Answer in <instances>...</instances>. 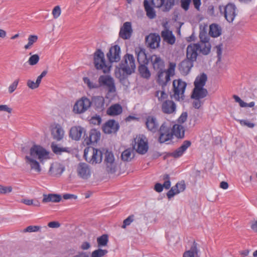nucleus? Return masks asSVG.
Segmentation results:
<instances>
[{"mask_svg":"<svg viewBox=\"0 0 257 257\" xmlns=\"http://www.w3.org/2000/svg\"><path fill=\"white\" fill-rule=\"evenodd\" d=\"M185 188L186 186L184 181L177 183L167 193V196L169 199H170L175 195L184 191Z\"/></svg>","mask_w":257,"mask_h":257,"instance_id":"412c9836","label":"nucleus"},{"mask_svg":"<svg viewBox=\"0 0 257 257\" xmlns=\"http://www.w3.org/2000/svg\"><path fill=\"white\" fill-rule=\"evenodd\" d=\"M134 157L133 150L127 149L125 150L121 154V158L124 162H130Z\"/></svg>","mask_w":257,"mask_h":257,"instance_id":"ea45409f","label":"nucleus"},{"mask_svg":"<svg viewBox=\"0 0 257 257\" xmlns=\"http://www.w3.org/2000/svg\"><path fill=\"white\" fill-rule=\"evenodd\" d=\"M158 131L159 133V142L160 143H166L173 139L172 130L166 122L161 124Z\"/></svg>","mask_w":257,"mask_h":257,"instance_id":"6e6552de","label":"nucleus"},{"mask_svg":"<svg viewBox=\"0 0 257 257\" xmlns=\"http://www.w3.org/2000/svg\"><path fill=\"white\" fill-rule=\"evenodd\" d=\"M207 76L203 73L200 76H198L194 81V88H204V86L207 81Z\"/></svg>","mask_w":257,"mask_h":257,"instance_id":"72a5a7b5","label":"nucleus"},{"mask_svg":"<svg viewBox=\"0 0 257 257\" xmlns=\"http://www.w3.org/2000/svg\"><path fill=\"white\" fill-rule=\"evenodd\" d=\"M122 112V106L118 103L111 105L106 111V113L110 116H115L121 114Z\"/></svg>","mask_w":257,"mask_h":257,"instance_id":"c756f323","label":"nucleus"},{"mask_svg":"<svg viewBox=\"0 0 257 257\" xmlns=\"http://www.w3.org/2000/svg\"><path fill=\"white\" fill-rule=\"evenodd\" d=\"M175 4V0H164L162 8L163 11L168 12L171 9Z\"/></svg>","mask_w":257,"mask_h":257,"instance_id":"49530a36","label":"nucleus"},{"mask_svg":"<svg viewBox=\"0 0 257 257\" xmlns=\"http://www.w3.org/2000/svg\"><path fill=\"white\" fill-rule=\"evenodd\" d=\"M191 144L190 141H185L179 148L171 153V156L175 158L182 156Z\"/></svg>","mask_w":257,"mask_h":257,"instance_id":"a878e982","label":"nucleus"},{"mask_svg":"<svg viewBox=\"0 0 257 257\" xmlns=\"http://www.w3.org/2000/svg\"><path fill=\"white\" fill-rule=\"evenodd\" d=\"M91 105V100L83 96L78 99L74 105L73 112L76 114H81L87 111Z\"/></svg>","mask_w":257,"mask_h":257,"instance_id":"9d476101","label":"nucleus"},{"mask_svg":"<svg viewBox=\"0 0 257 257\" xmlns=\"http://www.w3.org/2000/svg\"><path fill=\"white\" fill-rule=\"evenodd\" d=\"M40 59V57L38 55L34 54L32 55L28 60V63L30 65H35L38 63Z\"/></svg>","mask_w":257,"mask_h":257,"instance_id":"864d4df0","label":"nucleus"},{"mask_svg":"<svg viewBox=\"0 0 257 257\" xmlns=\"http://www.w3.org/2000/svg\"><path fill=\"white\" fill-rule=\"evenodd\" d=\"M19 82V79H17L15 80L8 87V91L9 93H12L17 89Z\"/></svg>","mask_w":257,"mask_h":257,"instance_id":"6e6d98bb","label":"nucleus"},{"mask_svg":"<svg viewBox=\"0 0 257 257\" xmlns=\"http://www.w3.org/2000/svg\"><path fill=\"white\" fill-rule=\"evenodd\" d=\"M118 123L113 119L106 121L102 126V130L105 134H110L116 133L119 129Z\"/></svg>","mask_w":257,"mask_h":257,"instance_id":"a211bd4d","label":"nucleus"},{"mask_svg":"<svg viewBox=\"0 0 257 257\" xmlns=\"http://www.w3.org/2000/svg\"><path fill=\"white\" fill-rule=\"evenodd\" d=\"M162 179L164 181L163 186L166 189H168L171 186L170 178L168 174H165L162 176Z\"/></svg>","mask_w":257,"mask_h":257,"instance_id":"3c124183","label":"nucleus"},{"mask_svg":"<svg viewBox=\"0 0 257 257\" xmlns=\"http://www.w3.org/2000/svg\"><path fill=\"white\" fill-rule=\"evenodd\" d=\"M104 164L108 173H114L115 172L117 164L114 155L111 152L106 151L104 155Z\"/></svg>","mask_w":257,"mask_h":257,"instance_id":"9b49d317","label":"nucleus"},{"mask_svg":"<svg viewBox=\"0 0 257 257\" xmlns=\"http://www.w3.org/2000/svg\"><path fill=\"white\" fill-rule=\"evenodd\" d=\"M151 63L156 72L165 69V63L163 59L158 55H153L150 58Z\"/></svg>","mask_w":257,"mask_h":257,"instance_id":"f3484780","label":"nucleus"},{"mask_svg":"<svg viewBox=\"0 0 257 257\" xmlns=\"http://www.w3.org/2000/svg\"><path fill=\"white\" fill-rule=\"evenodd\" d=\"M144 5L147 17L151 19L155 18L156 16V12L153 8L150 5L148 0H144Z\"/></svg>","mask_w":257,"mask_h":257,"instance_id":"e433bc0d","label":"nucleus"},{"mask_svg":"<svg viewBox=\"0 0 257 257\" xmlns=\"http://www.w3.org/2000/svg\"><path fill=\"white\" fill-rule=\"evenodd\" d=\"M52 149L53 152L57 154H60L61 152L67 151V148H61L56 145H52Z\"/></svg>","mask_w":257,"mask_h":257,"instance_id":"4d7b16f0","label":"nucleus"},{"mask_svg":"<svg viewBox=\"0 0 257 257\" xmlns=\"http://www.w3.org/2000/svg\"><path fill=\"white\" fill-rule=\"evenodd\" d=\"M85 133L84 128L80 126H74L70 128L69 137L74 140L78 141Z\"/></svg>","mask_w":257,"mask_h":257,"instance_id":"5701e85b","label":"nucleus"},{"mask_svg":"<svg viewBox=\"0 0 257 257\" xmlns=\"http://www.w3.org/2000/svg\"><path fill=\"white\" fill-rule=\"evenodd\" d=\"M120 68L125 74L130 75L136 69L135 60L133 55L125 54L120 64Z\"/></svg>","mask_w":257,"mask_h":257,"instance_id":"39448f33","label":"nucleus"},{"mask_svg":"<svg viewBox=\"0 0 257 257\" xmlns=\"http://www.w3.org/2000/svg\"><path fill=\"white\" fill-rule=\"evenodd\" d=\"M221 14H223L226 21L229 23H232L237 14L236 7L234 5L228 4L225 6H220L219 7Z\"/></svg>","mask_w":257,"mask_h":257,"instance_id":"0eeeda50","label":"nucleus"},{"mask_svg":"<svg viewBox=\"0 0 257 257\" xmlns=\"http://www.w3.org/2000/svg\"><path fill=\"white\" fill-rule=\"evenodd\" d=\"M176 67V64L173 62L169 63V68L167 70H165L168 78H170L175 74V69Z\"/></svg>","mask_w":257,"mask_h":257,"instance_id":"de8ad7c7","label":"nucleus"},{"mask_svg":"<svg viewBox=\"0 0 257 257\" xmlns=\"http://www.w3.org/2000/svg\"><path fill=\"white\" fill-rule=\"evenodd\" d=\"M110 63L116 62L120 59V48L117 45L112 46L106 54Z\"/></svg>","mask_w":257,"mask_h":257,"instance_id":"ddd939ff","label":"nucleus"},{"mask_svg":"<svg viewBox=\"0 0 257 257\" xmlns=\"http://www.w3.org/2000/svg\"><path fill=\"white\" fill-rule=\"evenodd\" d=\"M186 86L187 83L182 79L174 80L173 81L172 97L177 101L183 100L185 97L184 93Z\"/></svg>","mask_w":257,"mask_h":257,"instance_id":"f03ea898","label":"nucleus"},{"mask_svg":"<svg viewBox=\"0 0 257 257\" xmlns=\"http://www.w3.org/2000/svg\"><path fill=\"white\" fill-rule=\"evenodd\" d=\"M101 122V118L99 115H96L91 118L90 122L95 125H99Z\"/></svg>","mask_w":257,"mask_h":257,"instance_id":"e2e57ef3","label":"nucleus"},{"mask_svg":"<svg viewBox=\"0 0 257 257\" xmlns=\"http://www.w3.org/2000/svg\"><path fill=\"white\" fill-rule=\"evenodd\" d=\"M165 69L163 71L157 72V81L162 85H166L170 81V78H168Z\"/></svg>","mask_w":257,"mask_h":257,"instance_id":"c9c22d12","label":"nucleus"},{"mask_svg":"<svg viewBox=\"0 0 257 257\" xmlns=\"http://www.w3.org/2000/svg\"><path fill=\"white\" fill-rule=\"evenodd\" d=\"M139 71L141 76L144 78L149 79L151 76V73L145 65H140L139 67Z\"/></svg>","mask_w":257,"mask_h":257,"instance_id":"a19ab883","label":"nucleus"},{"mask_svg":"<svg viewBox=\"0 0 257 257\" xmlns=\"http://www.w3.org/2000/svg\"><path fill=\"white\" fill-rule=\"evenodd\" d=\"M84 157L88 162L95 165L101 162L102 153L99 150L88 148L84 150Z\"/></svg>","mask_w":257,"mask_h":257,"instance_id":"20e7f679","label":"nucleus"},{"mask_svg":"<svg viewBox=\"0 0 257 257\" xmlns=\"http://www.w3.org/2000/svg\"><path fill=\"white\" fill-rule=\"evenodd\" d=\"M97 242L99 247L106 246L108 242V236L107 234H103L97 238Z\"/></svg>","mask_w":257,"mask_h":257,"instance_id":"c03bdc74","label":"nucleus"},{"mask_svg":"<svg viewBox=\"0 0 257 257\" xmlns=\"http://www.w3.org/2000/svg\"><path fill=\"white\" fill-rule=\"evenodd\" d=\"M237 121L239 122L240 125L242 126H247L249 128H253L255 125L254 123L248 121L247 120L238 119Z\"/></svg>","mask_w":257,"mask_h":257,"instance_id":"680f3d73","label":"nucleus"},{"mask_svg":"<svg viewBox=\"0 0 257 257\" xmlns=\"http://www.w3.org/2000/svg\"><path fill=\"white\" fill-rule=\"evenodd\" d=\"M38 40V37L36 35H30L28 38V43L25 46V49H29L34 43Z\"/></svg>","mask_w":257,"mask_h":257,"instance_id":"8fccbe9b","label":"nucleus"},{"mask_svg":"<svg viewBox=\"0 0 257 257\" xmlns=\"http://www.w3.org/2000/svg\"><path fill=\"white\" fill-rule=\"evenodd\" d=\"M51 133L53 139L57 141L62 140L65 135L63 128L59 123H54L51 125Z\"/></svg>","mask_w":257,"mask_h":257,"instance_id":"2eb2a0df","label":"nucleus"},{"mask_svg":"<svg viewBox=\"0 0 257 257\" xmlns=\"http://www.w3.org/2000/svg\"><path fill=\"white\" fill-rule=\"evenodd\" d=\"M27 84V86L32 89L38 88L40 85V83H38L37 81L35 82L31 80H28Z\"/></svg>","mask_w":257,"mask_h":257,"instance_id":"69168bd1","label":"nucleus"},{"mask_svg":"<svg viewBox=\"0 0 257 257\" xmlns=\"http://www.w3.org/2000/svg\"><path fill=\"white\" fill-rule=\"evenodd\" d=\"M199 251L198 244L194 241L189 249L184 252L183 257H199Z\"/></svg>","mask_w":257,"mask_h":257,"instance_id":"cd10ccee","label":"nucleus"},{"mask_svg":"<svg viewBox=\"0 0 257 257\" xmlns=\"http://www.w3.org/2000/svg\"><path fill=\"white\" fill-rule=\"evenodd\" d=\"M133 149L140 154H145L148 150V143L147 138L143 135L137 136L134 139Z\"/></svg>","mask_w":257,"mask_h":257,"instance_id":"423d86ee","label":"nucleus"},{"mask_svg":"<svg viewBox=\"0 0 257 257\" xmlns=\"http://www.w3.org/2000/svg\"><path fill=\"white\" fill-rule=\"evenodd\" d=\"M100 138V132L95 129H93L89 132V137L85 139V142L87 145H90L97 143Z\"/></svg>","mask_w":257,"mask_h":257,"instance_id":"bb28decb","label":"nucleus"},{"mask_svg":"<svg viewBox=\"0 0 257 257\" xmlns=\"http://www.w3.org/2000/svg\"><path fill=\"white\" fill-rule=\"evenodd\" d=\"M177 106L175 102L172 100H166L161 104L162 111L167 114H173L176 112Z\"/></svg>","mask_w":257,"mask_h":257,"instance_id":"4468645a","label":"nucleus"},{"mask_svg":"<svg viewBox=\"0 0 257 257\" xmlns=\"http://www.w3.org/2000/svg\"><path fill=\"white\" fill-rule=\"evenodd\" d=\"M98 81L99 82V88L103 87L107 90L109 93L115 92L114 80L110 76L101 75L98 78Z\"/></svg>","mask_w":257,"mask_h":257,"instance_id":"1a4fd4ad","label":"nucleus"},{"mask_svg":"<svg viewBox=\"0 0 257 257\" xmlns=\"http://www.w3.org/2000/svg\"><path fill=\"white\" fill-rule=\"evenodd\" d=\"M41 228V227L39 226H32L30 225L28 226L25 229V232H37L39 231Z\"/></svg>","mask_w":257,"mask_h":257,"instance_id":"0e129e2a","label":"nucleus"},{"mask_svg":"<svg viewBox=\"0 0 257 257\" xmlns=\"http://www.w3.org/2000/svg\"><path fill=\"white\" fill-rule=\"evenodd\" d=\"M133 29L131 22H125L121 27L119 33V37L124 39H129L132 34Z\"/></svg>","mask_w":257,"mask_h":257,"instance_id":"aec40b11","label":"nucleus"},{"mask_svg":"<svg viewBox=\"0 0 257 257\" xmlns=\"http://www.w3.org/2000/svg\"><path fill=\"white\" fill-rule=\"evenodd\" d=\"M135 216L134 215H131L128 216L123 221V224L121 226V228L125 229L126 226L131 225V224L134 220Z\"/></svg>","mask_w":257,"mask_h":257,"instance_id":"603ef678","label":"nucleus"},{"mask_svg":"<svg viewBox=\"0 0 257 257\" xmlns=\"http://www.w3.org/2000/svg\"><path fill=\"white\" fill-rule=\"evenodd\" d=\"M107 250L106 249H97L91 253V257H102L107 253Z\"/></svg>","mask_w":257,"mask_h":257,"instance_id":"09e8293b","label":"nucleus"},{"mask_svg":"<svg viewBox=\"0 0 257 257\" xmlns=\"http://www.w3.org/2000/svg\"><path fill=\"white\" fill-rule=\"evenodd\" d=\"M62 197L60 195L56 194H44L42 200L43 203H46L48 202H59L61 200Z\"/></svg>","mask_w":257,"mask_h":257,"instance_id":"7c9ffc66","label":"nucleus"},{"mask_svg":"<svg viewBox=\"0 0 257 257\" xmlns=\"http://www.w3.org/2000/svg\"><path fill=\"white\" fill-rule=\"evenodd\" d=\"M233 97L235 101L239 104V105L240 107H247V103H246V102H244L243 100H242L239 96H238L237 95H234Z\"/></svg>","mask_w":257,"mask_h":257,"instance_id":"338daca9","label":"nucleus"},{"mask_svg":"<svg viewBox=\"0 0 257 257\" xmlns=\"http://www.w3.org/2000/svg\"><path fill=\"white\" fill-rule=\"evenodd\" d=\"M161 38L158 34L151 33L146 37V42L148 46L152 49H156L159 47Z\"/></svg>","mask_w":257,"mask_h":257,"instance_id":"dca6fc26","label":"nucleus"},{"mask_svg":"<svg viewBox=\"0 0 257 257\" xmlns=\"http://www.w3.org/2000/svg\"><path fill=\"white\" fill-rule=\"evenodd\" d=\"M199 52L203 55H207L210 51L211 45L209 42L197 44Z\"/></svg>","mask_w":257,"mask_h":257,"instance_id":"f704fd0d","label":"nucleus"},{"mask_svg":"<svg viewBox=\"0 0 257 257\" xmlns=\"http://www.w3.org/2000/svg\"><path fill=\"white\" fill-rule=\"evenodd\" d=\"M161 36L164 41L167 43L171 45H173L175 43L176 39L172 31L168 29H165L162 31Z\"/></svg>","mask_w":257,"mask_h":257,"instance_id":"c85d7f7f","label":"nucleus"},{"mask_svg":"<svg viewBox=\"0 0 257 257\" xmlns=\"http://www.w3.org/2000/svg\"><path fill=\"white\" fill-rule=\"evenodd\" d=\"M191 0H181V7L185 11H187L189 9V6Z\"/></svg>","mask_w":257,"mask_h":257,"instance_id":"bf43d9fd","label":"nucleus"},{"mask_svg":"<svg viewBox=\"0 0 257 257\" xmlns=\"http://www.w3.org/2000/svg\"><path fill=\"white\" fill-rule=\"evenodd\" d=\"M208 91L204 88H194L191 95L192 98H203L207 96Z\"/></svg>","mask_w":257,"mask_h":257,"instance_id":"2f4dec72","label":"nucleus"},{"mask_svg":"<svg viewBox=\"0 0 257 257\" xmlns=\"http://www.w3.org/2000/svg\"><path fill=\"white\" fill-rule=\"evenodd\" d=\"M198 52L197 44H190L187 48V59L195 61L198 56Z\"/></svg>","mask_w":257,"mask_h":257,"instance_id":"4be33fe9","label":"nucleus"},{"mask_svg":"<svg viewBox=\"0 0 257 257\" xmlns=\"http://www.w3.org/2000/svg\"><path fill=\"white\" fill-rule=\"evenodd\" d=\"M91 102V105L98 111H102L104 109L105 100L103 96H93Z\"/></svg>","mask_w":257,"mask_h":257,"instance_id":"b1692460","label":"nucleus"},{"mask_svg":"<svg viewBox=\"0 0 257 257\" xmlns=\"http://www.w3.org/2000/svg\"><path fill=\"white\" fill-rule=\"evenodd\" d=\"M12 190V187L11 186H5L0 185V194H6L11 193Z\"/></svg>","mask_w":257,"mask_h":257,"instance_id":"5fc2aeb1","label":"nucleus"},{"mask_svg":"<svg viewBox=\"0 0 257 257\" xmlns=\"http://www.w3.org/2000/svg\"><path fill=\"white\" fill-rule=\"evenodd\" d=\"M76 170L79 177L83 180H88L91 176L90 167L86 163H79L77 166Z\"/></svg>","mask_w":257,"mask_h":257,"instance_id":"f8f14e48","label":"nucleus"},{"mask_svg":"<svg viewBox=\"0 0 257 257\" xmlns=\"http://www.w3.org/2000/svg\"><path fill=\"white\" fill-rule=\"evenodd\" d=\"M136 52L137 54V59L140 65L147 64L148 60L145 52L142 50H140L139 51H136Z\"/></svg>","mask_w":257,"mask_h":257,"instance_id":"37998d69","label":"nucleus"},{"mask_svg":"<svg viewBox=\"0 0 257 257\" xmlns=\"http://www.w3.org/2000/svg\"><path fill=\"white\" fill-rule=\"evenodd\" d=\"M152 5L156 8H160L164 4V0H151Z\"/></svg>","mask_w":257,"mask_h":257,"instance_id":"774afa93","label":"nucleus"},{"mask_svg":"<svg viewBox=\"0 0 257 257\" xmlns=\"http://www.w3.org/2000/svg\"><path fill=\"white\" fill-rule=\"evenodd\" d=\"M172 130L173 135H175L176 137L183 138L184 137V129L182 125L175 124Z\"/></svg>","mask_w":257,"mask_h":257,"instance_id":"58836bf2","label":"nucleus"},{"mask_svg":"<svg viewBox=\"0 0 257 257\" xmlns=\"http://www.w3.org/2000/svg\"><path fill=\"white\" fill-rule=\"evenodd\" d=\"M155 96L158 98L159 101L161 102L165 101L168 98V94L164 90H158L156 92Z\"/></svg>","mask_w":257,"mask_h":257,"instance_id":"a18cd8bd","label":"nucleus"},{"mask_svg":"<svg viewBox=\"0 0 257 257\" xmlns=\"http://www.w3.org/2000/svg\"><path fill=\"white\" fill-rule=\"evenodd\" d=\"M94 64L96 69L102 70L104 73L110 70L111 65L106 63L104 53L100 50H97L94 54Z\"/></svg>","mask_w":257,"mask_h":257,"instance_id":"7ed1b4c3","label":"nucleus"},{"mask_svg":"<svg viewBox=\"0 0 257 257\" xmlns=\"http://www.w3.org/2000/svg\"><path fill=\"white\" fill-rule=\"evenodd\" d=\"M49 154V152L42 146L34 145L30 148L29 153L25 156V163L31 170L40 173L42 170L40 163L43 164L50 159Z\"/></svg>","mask_w":257,"mask_h":257,"instance_id":"f257e3e1","label":"nucleus"},{"mask_svg":"<svg viewBox=\"0 0 257 257\" xmlns=\"http://www.w3.org/2000/svg\"><path fill=\"white\" fill-rule=\"evenodd\" d=\"M199 38H200V42L199 43H204L206 42H209V38L207 35L206 32L201 31L199 33Z\"/></svg>","mask_w":257,"mask_h":257,"instance_id":"13d9d810","label":"nucleus"},{"mask_svg":"<svg viewBox=\"0 0 257 257\" xmlns=\"http://www.w3.org/2000/svg\"><path fill=\"white\" fill-rule=\"evenodd\" d=\"M194 61L186 59L182 61L179 66V69L181 73L186 75L189 73L191 68L193 67Z\"/></svg>","mask_w":257,"mask_h":257,"instance_id":"393cba45","label":"nucleus"},{"mask_svg":"<svg viewBox=\"0 0 257 257\" xmlns=\"http://www.w3.org/2000/svg\"><path fill=\"white\" fill-rule=\"evenodd\" d=\"M61 10L59 6H57L54 8L52 10V15L54 19H57L61 15Z\"/></svg>","mask_w":257,"mask_h":257,"instance_id":"052dcab7","label":"nucleus"},{"mask_svg":"<svg viewBox=\"0 0 257 257\" xmlns=\"http://www.w3.org/2000/svg\"><path fill=\"white\" fill-rule=\"evenodd\" d=\"M145 124L149 131L153 133L159 130V123L156 117L150 115L146 117Z\"/></svg>","mask_w":257,"mask_h":257,"instance_id":"6ab92c4d","label":"nucleus"},{"mask_svg":"<svg viewBox=\"0 0 257 257\" xmlns=\"http://www.w3.org/2000/svg\"><path fill=\"white\" fill-rule=\"evenodd\" d=\"M83 81L90 89L99 88L98 84H99V82L98 80V82H97L96 81L91 80L88 77H84Z\"/></svg>","mask_w":257,"mask_h":257,"instance_id":"79ce46f5","label":"nucleus"},{"mask_svg":"<svg viewBox=\"0 0 257 257\" xmlns=\"http://www.w3.org/2000/svg\"><path fill=\"white\" fill-rule=\"evenodd\" d=\"M64 171V168L60 164L56 163L51 166L49 173L52 176L60 175Z\"/></svg>","mask_w":257,"mask_h":257,"instance_id":"473e14b6","label":"nucleus"},{"mask_svg":"<svg viewBox=\"0 0 257 257\" xmlns=\"http://www.w3.org/2000/svg\"><path fill=\"white\" fill-rule=\"evenodd\" d=\"M209 35L213 37H217L221 34V29L218 25L211 24L210 26Z\"/></svg>","mask_w":257,"mask_h":257,"instance_id":"4c0bfd02","label":"nucleus"}]
</instances>
